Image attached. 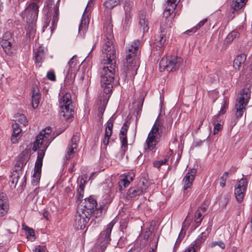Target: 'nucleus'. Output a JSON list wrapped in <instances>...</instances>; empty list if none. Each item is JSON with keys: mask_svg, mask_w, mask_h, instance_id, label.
<instances>
[{"mask_svg": "<svg viewBox=\"0 0 252 252\" xmlns=\"http://www.w3.org/2000/svg\"><path fill=\"white\" fill-rule=\"evenodd\" d=\"M207 18L203 19L202 20L200 21L196 26L193 27L192 29L190 30H187L185 32V33L189 35H190V33H192L195 32L197 31V30H198L199 28H200L204 25V24L207 22Z\"/></svg>", "mask_w": 252, "mask_h": 252, "instance_id": "c9c22d12", "label": "nucleus"}, {"mask_svg": "<svg viewBox=\"0 0 252 252\" xmlns=\"http://www.w3.org/2000/svg\"><path fill=\"white\" fill-rule=\"evenodd\" d=\"M230 172H237V168L235 167H232L230 169Z\"/></svg>", "mask_w": 252, "mask_h": 252, "instance_id": "052dcab7", "label": "nucleus"}, {"mask_svg": "<svg viewBox=\"0 0 252 252\" xmlns=\"http://www.w3.org/2000/svg\"><path fill=\"white\" fill-rule=\"evenodd\" d=\"M250 97L251 92L248 89H244L241 91L235 106V116L237 119H239L243 116Z\"/></svg>", "mask_w": 252, "mask_h": 252, "instance_id": "7ed1b4c3", "label": "nucleus"}, {"mask_svg": "<svg viewBox=\"0 0 252 252\" xmlns=\"http://www.w3.org/2000/svg\"><path fill=\"white\" fill-rule=\"evenodd\" d=\"M96 200L90 197L79 205L78 210L91 217L96 209Z\"/></svg>", "mask_w": 252, "mask_h": 252, "instance_id": "9b49d317", "label": "nucleus"}, {"mask_svg": "<svg viewBox=\"0 0 252 252\" xmlns=\"http://www.w3.org/2000/svg\"><path fill=\"white\" fill-rule=\"evenodd\" d=\"M45 53L44 49L40 47L35 54V63H41L44 59Z\"/></svg>", "mask_w": 252, "mask_h": 252, "instance_id": "f704fd0d", "label": "nucleus"}, {"mask_svg": "<svg viewBox=\"0 0 252 252\" xmlns=\"http://www.w3.org/2000/svg\"><path fill=\"white\" fill-rule=\"evenodd\" d=\"M12 128L13 132L11 137V140L13 143L16 144L18 142L19 134L21 132L22 130L18 123L13 124L12 125Z\"/></svg>", "mask_w": 252, "mask_h": 252, "instance_id": "393cba45", "label": "nucleus"}, {"mask_svg": "<svg viewBox=\"0 0 252 252\" xmlns=\"http://www.w3.org/2000/svg\"><path fill=\"white\" fill-rule=\"evenodd\" d=\"M71 189L70 188L67 187L65 189V192L68 194V196L69 197H71L74 195L73 193H70V192H71Z\"/></svg>", "mask_w": 252, "mask_h": 252, "instance_id": "6e6d98bb", "label": "nucleus"}, {"mask_svg": "<svg viewBox=\"0 0 252 252\" xmlns=\"http://www.w3.org/2000/svg\"><path fill=\"white\" fill-rule=\"evenodd\" d=\"M27 236L28 239H31L33 240H35L34 232L32 229L31 228H27Z\"/></svg>", "mask_w": 252, "mask_h": 252, "instance_id": "09e8293b", "label": "nucleus"}, {"mask_svg": "<svg viewBox=\"0 0 252 252\" xmlns=\"http://www.w3.org/2000/svg\"><path fill=\"white\" fill-rule=\"evenodd\" d=\"M216 246H218L222 250H224L225 248V245L222 241H213L209 245V247L211 248H215Z\"/></svg>", "mask_w": 252, "mask_h": 252, "instance_id": "a19ab883", "label": "nucleus"}, {"mask_svg": "<svg viewBox=\"0 0 252 252\" xmlns=\"http://www.w3.org/2000/svg\"><path fill=\"white\" fill-rule=\"evenodd\" d=\"M90 180L88 178L87 174H81L79 176L77 179V183L79 187H84L87 182Z\"/></svg>", "mask_w": 252, "mask_h": 252, "instance_id": "4c0bfd02", "label": "nucleus"}, {"mask_svg": "<svg viewBox=\"0 0 252 252\" xmlns=\"http://www.w3.org/2000/svg\"><path fill=\"white\" fill-rule=\"evenodd\" d=\"M209 231L202 232L198 236V238L196 239L194 243V246L196 247L200 245L207 238L209 234Z\"/></svg>", "mask_w": 252, "mask_h": 252, "instance_id": "72a5a7b5", "label": "nucleus"}, {"mask_svg": "<svg viewBox=\"0 0 252 252\" xmlns=\"http://www.w3.org/2000/svg\"><path fill=\"white\" fill-rule=\"evenodd\" d=\"M247 186V181L246 179L242 178L237 184L234 194L236 199L238 202H241L244 196V192Z\"/></svg>", "mask_w": 252, "mask_h": 252, "instance_id": "2eb2a0df", "label": "nucleus"}, {"mask_svg": "<svg viewBox=\"0 0 252 252\" xmlns=\"http://www.w3.org/2000/svg\"><path fill=\"white\" fill-rule=\"evenodd\" d=\"M112 200V197L111 195L110 191L108 192V194L104 196L103 203L108 204H110Z\"/></svg>", "mask_w": 252, "mask_h": 252, "instance_id": "3c124183", "label": "nucleus"}, {"mask_svg": "<svg viewBox=\"0 0 252 252\" xmlns=\"http://www.w3.org/2000/svg\"><path fill=\"white\" fill-rule=\"evenodd\" d=\"M78 63L76 56H73L68 63V72L70 73L75 72L78 69Z\"/></svg>", "mask_w": 252, "mask_h": 252, "instance_id": "cd10ccee", "label": "nucleus"}, {"mask_svg": "<svg viewBox=\"0 0 252 252\" xmlns=\"http://www.w3.org/2000/svg\"><path fill=\"white\" fill-rule=\"evenodd\" d=\"M61 114L65 120H69L73 115L71 94L66 93L60 99Z\"/></svg>", "mask_w": 252, "mask_h": 252, "instance_id": "423d86ee", "label": "nucleus"}, {"mask_svg": "<svg viewBox=\"0 0 252 252\" xmlns=\"http://www.w3.org/2000/svg\"><path fill=\"white\" fill-rule=\"evenodd\" d=\"M90 218L84 213L77 210L74 220V226L75 228L77 230L84 229Z\"/></svg>", "mask_w": 252, "mask_h": 252, "instance_id": "4468645a", "label": "nucleus"}, {"mask_svg": "<svg viewBox=\"0 0 252 252\" xmlns=\"http://www.w3.org/2000/svg\"><path fill=\"white\" fill-rule=\"evenodd\" d=\"M42 162L36 161L34 167V173H40L41 171Z\"/></svg>", "mask_w": 252, "mask_h": 252, "instance_id": "49530a36", "label": "nucleus"}, {"mask_svg": "<svg viewBox=\"0 0 252 252\" xmlns=\"http://www.w3.org/2000/svg\"><path fill=\"white\" fill-rule=\"evenodd\" d=\"M248 0H233L231 4V7L234 10L240 9L244 6Z\"/></svg>", "mask_w": 252, "mask_h": 252, "instance_id": "473e14b6", "label": "nucleus"}, {"mask_svg": "<svg viewBox=\"0 0 252 252\" xmlns=\"http://www.w3.org/2000/svg\"><path fill=\"white\" fill-rule=\"evenodd\" d=\"M38 12V6L36 3L32 2L22 12V16L24 19L26 18L27 23H34L37 18Z\"/></svg>", "mask_w": 252, "mask_h": 252, "instance_id": "1a4fd4ad", "label": "nucleus"}, {"mask_svg": "<svg viewBox=\"0 0 252 252\" xmlns=\"http://www.w3.org/2000/svg\"><path fill=\"white\" fill-rule=\"evenodd\" d=\"M47 249L45 246L38 245L33 250V252H47Z\"/></svg>", "mask_w": 252, "mask_h": 252, "instance_id": "8fccbe9b", "label": "nucleus"}, {"mask_svg": "<svg viewBox=\"0 0 252 252\" xmlns=\"http://www.w3.org/2000/svg\"><path fill=\"white\" fill-rule=\"evenodd\" d=\"M149 252H156V251L155 250L152 248L149 251Z\"/></svg>", "mask_w": 252, "mask_h": 252, "instance_id": "774afa93", "label": "nucleus"}, {"mask_svg": "<svg viewBox=\"0 0 252 252\" xmlns=\"http://www.w3.org/2000/svg\"><path fill=\"white\" fill-rule=\"evenodd\" d=\"M246 60V55L244 54L237 56L234 60L233 67L235 69H239L241 64H243Z\"/></svg>", "mask_w": 252, "mask_h": 252, "instance_id": "c85d7f7f", "label": "nucleus"}, {"mask_svg": "<svg viewBox=\"0 0 252 252\" xmlns=\"http://www.w3.org/2000/svg\"><path fill=\"white\" fill-rule=\"evenodd\" d=\"M228 174H223V175L220 178V186L222 188L224 187L225 185V182L227 179Z\"/></svg>", "mask_w": 252, "mask_h": 252, "instance_id": "864d4df0", "label": "nucleus"}, {"mask_svg": "<svg viewBox=\"0 0 252 252\" xmlns=\"http://www.w3.org/2000/svg\"><path fill=\"white\" fill-rule=\"evenodd\" d=\"M15 123L20 124L23 126H26L28 121L26 117L22 114H18L15 116Z\"/></svg>", "mask_w": 252, "mask_h": 252, "instance_id": "e433bc0d", "label": "nucleus"}, {"mask_svg": "<svg viewBox=\"0 0 252 252\" xmlns=\"http://www.w3.org/2000/svg\"><path fill=\"white\" fill-rule=\"evenodd\" d=\"M51 127L49 126L43 129L37 135L36 140L34 142L32 150L36 151L38 149H47L50 143L52 140L51 136Z\"/></svg>", "mask_w": 252, "mask_h": 252, "instance_id": "39448f33", "label": "nucleus"}, {"mask_svg": "<svg viewBox=\"0 0 252 252\" xmlns=\"http://www.w3.org/2000/svg\"><path fill=\"white\" fill-rule=\"evenodd\" d=\"M139 24L142 29L143 32L148 31L149 29L148 21L144 12L142 13L140 16Z\"/></svg>", "mask_w": 252, "mask_h": 252, "instance_id": "c756f323", "label": "nucleus"}, {"mask_svg": "<svg viewBox=\"0 0 252 252\" xmlns=\"http://www.w3.org/2000/svg\"><path fill=\"white\" fill-rule=\"evenodd\" d=\"M79 141V135L76 133L73 134L70 142L68 145L65 154L66 160H69L74 155L77 151Z\"/></svg>", "mask_w": 252, "mask_h": 252, "instance_id": "ddd939ff", "label": "nucleus"}, {"mask_svg": "<svg viewBox=\"0 0 252 252\" xmlns=\"http://www.w3.org/2000/svg\"><path fill=\"white\" fill-rule=\"evenodd\" d=\"M84 187H79V188L77 189V197L78 201L82 200L84 194Z\"/></svg>", "mask_w": 252, "mask_h": 252, "instance_id": "de8ad7c7", "label": "nucleus"}, {"mask_svg": "<svg viewBox=\"0 0 252 252\" xmlns=\"http://www.w3.org/2000/svg\"><path fill=\"white\" fill-rule=\"evenodd\" d=\"M13 41V39L10 32H6L3 34L0 41V44L6 54L12 53Z\"/></svg>", "mask_w": 252, "mask_h": 252, "instance_id": "dca6fc26", "label": "nucleus"}, {"mask_svg": "<svg viewBox=\"0 0 252 252\" xmlns=\"http://www.w3.org/2000/svg\"><path fill=\"white\" fill-rule=\"evenodd\" d=\"M120 4L117 0H107L103 3V6L105 7L104 13L107 14V21L105 23L104 26V30L106 32V34L105 35V38H106L107 37L109 36L108 33V26L109 25L112 26V36L113 38V25L111 23V17H110V10L112 9L114 7Z\"/></svg>", "mask_w": 252, "mask_h": 252, "instance_id": "9d476101", "label": "nucleus"}, {"mask_svg": "<svg viewBox=\"0 0 252 252\" xmlns=\"http://www.w3.org/2000/svg\"><path fill=\"white\" fill-rule=\"evenodd\" d=\"M146 188L133 187L129 189L127 192V194L130 197H134L137 195L141 194Z\"/></svg>", "mask_w": 252, "mask_h": 252, "instance_id": "7c9ffc66", "label": "nucleus"}, {"mask_svg": "<svg viewBox=\"0 0 252 252\" xmlns=\"http://www.w3.org/2000/svg\"><path fill=\"white\" fill-rule=\"evenodd\" d=\"M28 24L27 27V34L29 35L30 38L32 37L35 33V26L34 23H27Z\"/></svg>", "mask_w": 252, "mask_h": 252, "instance_id": "ea45409f", "label": "nucleus"}, {"mask_svg": "<svg viewBox=\"0 0 252 252\" xmlns=\"http://www.w3.org/2000/svg\"><path fill=\"white\" fill-rule=\"evenodd\" d=\"M228 102L226 100L224 99L222 103L220 111L219 113L218 118L220 115L224 114L226 112L228 108Z\"/></svg>", "mask_w": 252, "mask_h": 252, "instance_id": "37998d69", "label": "nucleus"}, {"mask_svg": "<svg viewBox=\"0 0 252 252\" xmlns=\"http://www.w3.org/2000/svg\"><path fill=\"white\" fill-rule=\"evenodd\" d=\"M165 19L167 20L168 22H167V24L166 25H163V23L161 25V27L162 28H165L166 27H167L168 26L169 27L170 26L171 21H170L169 20H168L167 18Z\"/></svg>", "mask_w": 252, "mask_h": 252, "instance_id": "bf43d9fd", "label": "nucleus"}, {"mask_svg": "<svg viewBox=\"0 0 252 252\" xmlns=\"http://www.w3.org/2000/svg\"><path fill=\"white\" fill-rule=\"evenodd\" d=\"M40 174H32V184L33 186H36L39 183Z\"/></svg>", "mask_w": 252, "mask_h": 252, "instance_id": "c03bdc74", "label": "nucleus"}, {"mask_svg": "<svg viewBox=\"0 0 252 252\" xmlns=\"http://www.w3.org/2000/svg\"><path fill=\"white\" fill-rule=\"evenodd\" d=\"M45 5L48 7L49 10H50L51 14L52 15V26L50 27L51 30L52 31L55 29L59 20V1L57 2L55 5L54 0H47L45 2Z\"/></svg>", "mask_w": 252, "mask_h": 252, "instance_id": "f8f14e48", "label": "nucleus"}, {"mask_svg": "<svg viewBox=\"0 0 252 252\" xmlns=\"http://www.w3.org/2000/svg\"><path fill=\"white\" fill-rule=\"evenodd\" d=\"M183 63V60L177 57H172L169 59L162 58L159 63V69L161 71L165 69L168 71H174L178 69Z\"/></svg>", "mask_w": 252, "mask_h": 252, "instance_id": "0eeeda50", "label": "nucleus"}, {"mask_svg": "<svg viewBox=\"0 0 252 252\" xmlns=\"http://www.w3.org/2000/svg\"><path fill=\"white\" fill-rule=\"evenodd\" d=\"M40 94L38 89L36 88H34L32 90V105L33 109L36 108L40 102Z\"/></svg>", "mask_w": 252, "mask_h": 252, "instance_id": "a878e982", "label": "nucleus"}, {"mask_svg": "<svg viewBox=\"0 0 252 252\" xmlns=\"http://www.w3.org/2000/svg\"><path fill=\"white\" fill-rule=\"evenodd\" d=\"M106 206L105 205H100V210H106Z\"/></svg>", "mask_w": 252, "mask_h": 252, "instance_id": "e2e57ef3", "label": "nucleus"}, {"mask_svg": "<svg viewBox=\"0 0 252 252\" xmlns=\"http://www.w3.org/2000/svg\"><path fill=\"white\" fill-rule=\"evenodd\" d=\"M237 35V33L235 32H232L231 33H229L227 36V38L230 39V38H233V37H236Z\"/></svg>", "mask_w": 252, "mask_h": 252, "instance_id": "4d7b16f0", "label": "nucleus"}, {"mask_svg": "<svg viewBox=\"0 0 252 252\" xmlns=\"http://www.w3.org/2000/svg\"><path fill=\"white\" fill-rule=\"evenodd\" d=\"M166 32L164 30L161 31L160 32L155 36L153 43V48L156 50H160L162 48L166 41Z\"/></svg>", "mask_w": 252, "mask_h": 252, "instance_id": "a211bd4d", "label": "nucleus"}, {"mask_svg": "<svg viewBox=\"0 0 252 252\" xmlns=\"http://www.w3.org/2000/svg\"><path fill=\"white\" fill-rule=\"evenodd\" d=\"M10 177L11 178V183L15 187L18 183L19 176L17 174H12Z\"/></svg>", "mask_w": 252, "mask_h": 252, "instance_id": "603ef678", "label": "nucleus"}, {"mask_svg": "<svg viewBox=\"0 0 252 252\" xmlns=\"http://www.w3.org/2000/svg\"><path fill=\"white\" fill-rule=\"evenodd\" d=\"M128 127L129 125L128 124L127 122H126L124 124L120 133V139L122 143V148L124 153H125L126 149L127 146L126 133Z\"/></svg>", "mask_w": 252, "mask_h": 252, "instance_id": "aec40b11", "label": "nucleus"}, {"mask_svg": "<svg viewBox=\"0 0 252 252\" xmlns=\"http://www.w3.org/2000/svg\"><path fill=\"white\" fill-rule=\"evenodd\" d=\"M109 36L103 39L101 59L100 77L115 76L116 72V51L112 36V26H108Z\"/></svg>", "mask_w": 252, "mask_h": 252, "instance_id": "f257e3e1", "label": "nucleus"}, {"mask_svg": "<svg viewBox=\"0 0 252 252\" xmlns=\"http://www.w3.org/2000/svg\"><path fill=\"white\" fill-rule=\"evenodd\" d=\"M180 0H167L169 2L171 3H175L177 2H179Z\"/></svg>", "mask_w": 252, "mask_h": 252, "instance_id": "680f3d73", "label": "nucleus"}, {"mask_svg": "<svg viewBox=\"0 0 252 252\" xmlns=\"http://www.w3.org/2000/svg\"><path fill=\"white\" fill-rule=\"evenodd\" d=\"M208 206L205 203H203L199 207L195 212L194 215V221L197 224H200L203 218L207 214V210Z\"/></svg>", "mask_w": 252, "mask_h": 252, "instance_id": "412c9836", "label": "nucleus"}, {"mask_svg": "<svg viewBox=\"0 0 252 252\" xmlns=\"http://www.w3.org/2000/svg\"><path fill=\"white\" fill-rule=\"evenodd\" d=\"M38 149L39 150L36 161L42 162L43 158L45 155V151L46 149H44V148H39Z\"/></svg>", "mask_w": 252, "mask_h": 252, "instance_id": "a18cd8bd", "label": "nucleus"}, {"mask_svg": "<svg viewBox=\"0 0 252 252\" xmlns=\"http://www.w3.org/2000/svg\"><path fill=\"white\" fill-rule=\"evenodd\" d=\"M47 213L46 212L44 213V214H43V216H44L45 218H46L47 220H48V219L47 218Z\"/></svg>", "mask_w": 252, "mask_h": 252, "instance_id": "338daca9", "label": "nucleus"}, {"mask_svg": "<svg viewBox=\"0 0 252 252\" xmlns=\"http://www.w3.org/2000/svg\"><path fill=\"white\" fill-rule=\"evenodd\" d=\"M14 172L19 173V172H24V167L23 163L21 161H17L14 166Z\"/></svg>", "mask_w": 252, "mask_h": 252, "instance_id": "79ce46f5", "label": "nucleus"}, {"mask_svg": "<svg viewBox=\"0 0 252 252\" xmlns=\"http://www.w3.org/2000/svg\"><path fill=\"white\" fill-rule=\"evenodd\" d=\"M115 76H105L100 77L101 86L103 89L104 93L106 94H109L112 91L113 88V83Z\"/></svg>", "mask_w": 252, "mask_h": 252, "instance_id": "f3484780", "label": "nucleus"}, {"mask_svg": "<svg viewBox=\"0 0 252 252\" xmlns=\"http://www.w3.org/2000/svg\"><path fill=\"white\" fill-rule=\"evenodd\" d=\"M113 126V120L111 119L109 120L106 123L104 138L102 141V143L104 145H107L109 143V137L112 133Z\"/></svg>", "mask_w": 252, "mask_h": 252, "instance_id": "5701e85b", "label": "nucleus"}, {"mask_svg": "<svg viewBox=\"0 0 252 252\" xmlns=\"http://www.w3.org/2000/svg\"><path fill=\"white\" fill-rule=\"evenodd\" d=\"M114 224L112 221L110 222L101 232L95 245L94 252H102L106 249L111 240L110 234Z\"/></svg>", "mask_w": 252, "mask_h": 252, "instance_id": "20e7f679", "label": "nucleus"}, {"mask_svg": "<svg viewBox=\"0 0 252 252\" xmlns=\"http://www.w3.org/2000/svg\"><path fill=\"white\" fill-rule=\"evenodd\" d=\"M161 126L160 123L156 121L146 139L145 148L146 150L152 151L156 147L158 142V139L160 137L158 131Z\"/></svg>", "mask_w": 252, "mask_h": 252, "instance_id": "6e6552de", "label": "nucleus"}, {"mask_svg": "<svg viewBox=\"0 0 252 252\" xmlns=\"http://www.w3.org/2000/svg\"><path fill=\"white\" fill-rule=\"evenodd\" d=\"M140 41L139 40H134L131 45L127 47L126 54V63L125 65L126 67V75L133 76L137 72V66L133 58L139 54Z\"/></svg>", "mask_w": 252, "mask_h": 252, "instance_id": "f03ea898", "label": "nucleus"}, {"mask_svg": "<svg viewBox=\"0 0 252 252\" xmlns=\"http://www.w3.org/2000/svg\"><path fill=\"white\" fill-rule=\"evenodd\" d=\"M194 178V174H186L183 180L184 185L183 189L185 191L191 187Z\"/></svg>", "mask_w": 252, "mask_h": 252, "instance_id": "bb28decb", "label": "nucleus"}, {"mask_svg": "<svg viewBox=\"0 0 252 252\" xmlns=\"http://www.w3.org/2000/svg\"><path fill=\"white\" fill-rule=\"evenodd\" d=\"M49 21L46 23V25H45L44 26H43V28H47V27L49 26Z\"/></svg>", "mask_w": 252, "mask_h": 252, "instance_id": "69168bd1", "label": "nucleus"}, {"mask_svg": "<svg viewBox=\"0 0 252 252\" xmlns=\"http://www.w3.org/2000/svg\"><path fill=\"white\" fill-rule=\"evenodd\" d=\"M170 155V154L169 153H168L163 159L154 162V166L157 168H159L160 167H161L162 165H163L167 164L168 165H169L168 162H169V158Z\"/></svg>", "mask_w": 252, "mask_h": 252, "instance_id": "58836bf2", "label": "nucleus"}, {"mask_svg": "<svg viewBox=\"0 0 252 252\" xmlns=\"http://www.w3.org/2000/svg\"><path fill=\"white\" fill-rule=\"evenodd\" d=\"M87 7L86 8V9L84 12V14L82 16V20L80 22V26L79 27V33L83 35L86 32L87 29L88 27V25L89 23V19L87 17H86L85 15V13L87 11Z\"/></svg>", "mask_w": 252, "mask_h": 252, "instance_id": "b1692460", "label": "nucleus"}, {"mask_svg": "<svg viewBox=\"0 0 252 252\" xmlns=\"http://www.w3.org/2000/svg\"><path fill=\"white\" fill-rule=\"evenodd\" d=\"M135 177L134 174H123L120 176V180L119 182V186L120 190L127 187L132 182Z\"/></svg>", "mask_w": 252, "mask_h": 252, "instance_id": "4be33fe9", "label": "nucleus"}, {"mask_svg": "<svg viewBox=\"0 0 252 252\" xmlns=\"http://www.w3.org/2000/svg\"><path fill=\"white\" fill-rule=\"evenodd\" d=\"M184 252H196L193 247H189Z\"/></svg>", "mask_w": 252, "mask_h": 252, "instance_id": "13d9d810", "label": "nucleus"}, {"mask_svg": "<svg viewBox=\"0 0 252 252\" xmlns=\"http://www.w3.org/2000/svg\"><path fill=\"white\" fill-rule=\"evenodd\" d=\"M27 228H30L29 227L27 226H25L24 225H23V228L26 231V232L27 231Z\"/></svg>", "mask_w": 252, "mask_h": 252, "instance_id": "0e129e2a", "label": "nucleus"}, {"mask_svg": "<svg viewBox=\"0 0 252 252\" xmlns=\"http://www.w3.org/2000/svg\"><path fill=\"white\" fill-rule=\"evenodd\" d=\"M47 77L50 80L55 81L56 80L55 75L52 71L48 72L47 74Z\"/></svg>", "mask_w": 252, "mask_h": 252, "instance_id": "5fc2aeb1", "label": "nucleus"}, {"mask_svg": "<svg viewBox=\"0 0 252 252\" xmlns=\"http://www.w3.org/2000/svg\"><path fill=\"white\" fill-rule=\"evenodd\" d=\"M219 118H218V116H215L213 118V124H214V130H213V134L216 135L218 133V132L221 130L222 128V125L219 123Z\"/></svg>", "mask_w": 252, "mask_h": 252, "instance_id": "2f4dec72", "label": "nucleus"}, {"mask_svg": "<svg viewBox=\"0 0 252 252\" xmlns=\"http://www.w3.org/2000/svg\"><path fill=\"white\" fill-rule=\"evenodd\" d=\"M9 209V204L7 195L3 192H0V217L7 214Z\"/></svg>", "mask_w": 252, "mask_h": 252, "instance_id": "6ab92c4d", "label": "nucleus"}]
</instances>
